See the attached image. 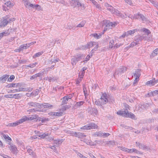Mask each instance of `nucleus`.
Instances as JSON below:
<instances>
[{
	"label": "nucleus",
	"mask_w": 158,
	"mask_h": 158,
	"mask_svg": "<svg viewBox=\"0 0 158 158\" xmlns=\"http://www.w3.org/2000/svg\"><path fill=\"white\" fill-rule=\"evenodd\" d=\"M31 147H30V148H27V152L29 153V155H31L32 157L34 158H36V155L35 153L33 152V150L31 149Z\"/></svg>",
	"instance_id": "nucleus-14"
},
{
	"label": "nucleus",
	"mask_w": 158,
	"mask_h": 158,
	"mask_svg": "<svg viewBox=\"0 0 158 158\" xmlns=\"http://www.w3.org/2000/svg\"><path fill=\"white\" fill-rule=\"evenodd\" d=\"M15 20L14 18L9 19V15L3 17L1 20L0 27H4L6 26L8 23L13 22Z\"/></svg>",
	"instance_id": "nucleus-2"
},
{
	"label": "nucleus",
	"mask_w": 158,
	"mask_h": 158,
	"mask_svg": "<svg viewBox=\"0 0 158 158\" xmlns=\"http://www.w3.org/2000/svg\"><path fill=\"white\" fill-rule=\"evenodd\" d=\"M38 64L37 62H35L34 63L31 64L27 65L28 67H29L31 68H33L36 66Z\"/></svg>",
	"instance_id": "nucleus-50"
},
{
	"label": "nucleus",
	"mask_w": 158,
	"mask_h": 158,
	"mask_svg": "<svg viewBox=\"0 0 158 158\" xmlns=\"http://www.w3.org/2000/svg\"><path fill=\"white\" fill-rule=\"evenodd\" d=\"M34 8H35L37 9L40 10V9L41 7L40 5L36 4L34 5Z\"/></svg>",
	"instance_id": "nucleus-61"
},
{
	"label": "nucleus",
	"mask_w": 158,
	"mask_h": 158,
	"mask_svg": "<svg viewBox=\"0 0 158 158\" xmlns=\"http://www.w3.org/2000/svg\"><path fill=\"white\" fill-rule=\"evenodd\" d=\"M158 54V48L156 49L153 51V53H152V55H151V57H153L155 56L156 54Z\"/></svg>",
	"instance_id": "nucleus-34"
},
{
	"label": "nucleus",
	"mask_w": 158,
	"mask_h": 158,
	"mask_svg": "<svg viewBox=\"0 0 158 158\" xmlns=\"http://www.w3.org/2000/svg\"><path fill=\"white\" fill-rule=\"evenodd\" d=\"M107 95L106 93H103L101 96L100 99V102L102 105H104L107 102Z\"/></svg>",
	"instance_id": "nucleus-8"
},
{
	"label": "nucleus",
	"mask_w": 158,
	"mask_h": 158,
	"mask_svg": "<svg viewBox=\"0 0 158 158\" xmlns=\"http://www.w3.org/2000/svg\"><path fill=\"white\" fill-rule=\"evenodd\" d=\"M129 34H128V31L126 32H125L121 36L123 37H124L126 36H127Z\"/></svg>",
	"instance_id": "nucleus-63"
},
{
	"label": "nucleus",
	"mask_w": 158,
	"mask_h": 158,
	"mask_svg": "<svg viewBox=\"0 0 158 158\" xmlns=\"http://www.w3.org/2000/svg\"><path fill=\"white\" fill-rule=\"evenodd\" d=\"M98 126L94 123H89L87 125L84 126L81 128L82 130H90L92 129H96Z\"/></svg>",
	"instance_id": "nucleus-6"
},
{
	"label": "nucleus",
	"mask_w": 158,
	"mask_h": 158,
	"mask_svg": "<svg viewBox=\"0 0 158 158\" xmlns=\"http://www.w3.org/2000/svg\"><path fill=\"white\" fill-rule=\"evenodd\" d=\"M134 39L135 42L138 43V44H139V42H141L143 40H147V41H148L149 40L148 38L146 35H138L136 36L135 37Z\"/></svg>",
	"instance_id": "nucleus-5"
},
{
	"label": "nucleus",
	"mask_w": 158,
	"mask_h": 158,
	"mask_svg": "<svg viewBox=\"0 0 158 158\" xmlns=\"http://www.w3.org/2000/svg\"><path fill=\"white\" fill-rule=\"evenodd\" d=\"M70 135L72 136H75L76 137H77L78 134V132H71L70 133Z\"/></svg>",
	"instance_id": "nucleus-57"
},
{
	"label": "nucleus",
	"mask_w": 158,
	"mask_h": 158,
	"mask_svg": "<svg viewBox=\"0 0 158 158\" xmlns=\"http://www.w3.org/2000/svg\"><path fill=\"white\" fill-rule=\"evenodd\" d=\"M10 149L14 154H17V148L15 145H11L10 147Z\"/></svg>",
	"instance_id": "nucleus-19"
},
{
	"label": "nucleus",
	"mask_w": 158,
	"mask_h": 158,
	"mask_svg": "<svg viewBox=\"0 0 158 158\" xmlns=\"http://www.w3.org/2000/svg\"><path fill=\"white\" fill-rule=\"evenodd\" d=\"M72 3L73 4V6L74 7L76 6H81V5L80 2H79L78 0H71Z\"/></svg>",
	"instance_id": "nucleus-17"
},
{
	"label": "nucleus",
	"mask_w": 158,
	"mask_h": 158,
	"mask_svg": "<svg viewBox=\"0 0 158 158\" xmlns=\"http://www.w3.org/2000/svg\"><path fill=\"white\" fill-rule=\"evenodd\" d=\"M15 79V76L14 75H11L9 78H8L7 81L9 82L12 81Z\"/></svg>",
	"instance_id": "nucleus-49"
},
{
	"label": "nucleus",
	"mask_w": 158,
	"mask_h": 158,
	"mask_svg": "<svg viewBox=\"0 0 158 158\" xmlns=\"http://www.w3.org/2000/svg\"><path fill=\"white\" fill-rule=\"evenodd\" d=\"M20 95V94H7L5 95L4 97L6 98H13L15 99H19L21 97Z\"/></svg>",
	"instance_id": "nucleus-9"
},
{
	"label": "nucleus",
	"mask_w": 158,
	"mask_h": 158,
	"mask_svg": "<svg viewBox=\"0 0 158 158\" xmlns=\"http://www.w3.org/2000/svg\"><path fill=\"white\" fill-rule=\"evenodd\" d=\"M90 57V55H88L85 58V60H84L83 61V62L85 63L86 62L88 61L89 60Z\"/></svg>",
	"instance_id": "nucleus-59"
},
{
	"label": "nucleus",
	"mask_w": 158,
	"mask_h": 158,
	"mask_svg": "<svg viewBox=\"0 0 158 158\" xmlns=\"http://www.w3.org/2000/svg\"><path fill=\"white\" fill-rule=\"evenodd\" d=\"M81 50H86L87 48H88V46L87 45H82L79 48Z\"/></svg>",
	"instance_id": "nucleus-45"
},
{
	"label": "nucleus",
	"mask_w": 158,
	"mask_h": 158,
	"mask_svg": "<svg viewBox=\"0 0 158 158\" xmlns=\"http://www.w3.org/2000/svg\"><path fill=\"white\" fill-rule=\"evenodd\" d=\"M43 107L45 108H48L49 109L52 108L53 107L52 105L48 103H44Z\"/></svg>",
	"instance_id": "nucleus-30"
},
{
	"label": "nucleus",
	"mask_w": 158,
	"mask_h": 158,
	"mask_svg": "<svg viewBox=\"0 0 158 158\" xmlns=\"http://www.w3.org/2000/svg\"><path fill=\"white\" fill-rule=\"evenodd\" d=\"M41 75V73H38L36 74L33 76H32L30 78L31 80H33L35 79L36 78L38 77H40Z\"/></svg>",
	"instance_id": "nucleus-31"
},
{
	"label": "nucleus",
	"mask_w": 158,
	"mask_h": 158,
	"mask_svg": "<svg viewBox=\"0 0 158 158\" xmlns=\"http://www.w3.org/2000/svg\"><path fill=\"white\" fill-rule=\"evenodd\" d=\"M112 13L120 17L121 13L117 10L115 9H114V10Z\"/></svg>",
	"instance_id": "nucleus-24"
},
{
	"label": "nucleus",
	"mask_w": 158,
	"mask_h": 158,
	"mask_svg": "<svg viewBox=\"0 0 158 158\" xmlns=\"http://www.w3.org/2000/svg\"><path fill=\"white\" fill-rule=\"evenodd\" d=\"M78 61L75 57L74 58H72L71 59L72 64L73 65H75Z\"/></svg>",
	"instance_id": "nucleus-35"
},
{
	"label": "nucleus",
	"mask_w": 158,
	"mask_h": 158,
	"mask_svg": "<svg viewBox=\"0 0 158 158\" xmlns=\"http://www.w3.org/2000/svg\"><path fill=\"white\" fill-rule=\"evenodd\" d=\"M85 136H86L84 135V133L80 132H78L77 137L80 138H82L83 137H85Z\"/></svg>",
	"instance_id": "nucleus-36"
},
{
	"label": "nucleus",
	"mask_w": 158,
	"mask_h": 158,
	"mask_svg": "<svg viewBox=\"0 0 158 158\" xmlns=\"http://www.w3.org/2000/svg\"><path fill=\"white\" fill-rule=\"evenodd\" d=\"M117 114L126 117L131 118L133 119H136L135 115L131 112H128L127 110L125 111H118L117 112Z\"/></svg>",
	"instance_id": "nucleus-1"
},
{
	"label": "nucleus",
	"mask_w": 158,
	"mask_h": 158,
	"mask_svg": "<svg viewBox=\"0 0 158 158\" xmlns=\"http://www.w3.org/2000/svg\"><path fill=\"white\" fill-rule=\"evenodd\" d=\"M75 57L78 61L81 60L83 59L85 57V56L83 54H76Z\"/></svg>",
	"instance_id": "nucleus-15"
},
{
	"label": "nucleus",
	"mask_w": 158,
	"mask_h": 158,
	"mask_svg": "<svg viewBox=\"0 0 158 158\" xmlns=\"http://www.w3.org/2000/svg\"><path fill=\"white\" fill-rule=\"evenodd\" d=\"M91 35L95 38H96L98 39L100 38L99 35H98L97 33L92 34Z\"/></svg>",
	"instance_id": "nucleus-58"
},
{
	"label": "nucleus",
	"mask_w": 158,
	"mask_h": 158,
	"mask_svg": "<svg viewBox=\"0 0 158 158\" xmlns=\"http://www.w3.org/2000/svg\"><path fill=\"white\" fill-rule=\"evenodd\" d=\"M90 112L91 114L94 115H97L98 113V110L96 109L95 108H92L90 109Z\"/></svg>",
	"instance_id": "nucleus-20"
},
{
	"label": "nucleus",
	"mask_w": 158,
	"mask_h": 158,
	"mask_svg": "<svg viewBox=\"0 0 158 158\" xmlns=\"http://www.w3.org/2000/svg\"><path fill=\"white\" fill-rule=\"evenodd\" d=\"M87 69V68L86 67H83L81 70V76H82L81 77V78H82L83 77L84 74H85V70H86Z\"/></svg>",
	"instance_id": "nucleus-41"
},
{
	"label": "nucleus",
	"mask_w": 158,
	"mask_h": 158,
	"mask_svg": "<svg viewBox=\"0 0 158 158\" xmlns=\"http://www.w3.org/2000/svg\"><path fill=\"white\" fill-rule=\"evenodd\" d=\"M116 25L115 23H113L109 20H104L102 23V27H104V31H106L108 28H111L112 27H115Z\"/></svg>",
	"instance_id": "nucleus-3"
},
{
	"label": "nucleus",
	"mask_w": 158,
	"mask_h": 158,
	"mask_svg": "<svg viewBox=\"0 0 158 158\" xmlns=\"http://www.w3.org/2000/svg\"><path fill=\"white\" fill-rule=\"evenodd\" d=\"M4 6H7L8 8H10L12 6L11 3L10 1H8L4 5Z\"/></svg>",
	"instance_id": "nucleus-32"
},
{
	"label": "nucleus",
	"mask_w": 158,
	"mask_h": 158,
	"mask_svg": "<svg viewBox=\"0 0 158 158\" xmlns=\"http://www.w3.org/2000/svg\"><path fill=\"white\" fill-rule=\"evenodd\" d=\"M57 79L58 78L57 77L54 76H52V77L48 76L44 78V80H48L50 82H54L55 81H57Z\"/></svg>",
	"instance_id": "nucleus-10"
},
{
	"label": "nucleus",
	"mask_w": 158,
	"mask_h": 158,
	"mask_svg": "<svg viewBox=\"0 0 158 158\" xmlns=\"http://www.w3.org/2000/svg\"><path fill=\"white\" fill-rule=\"evenodd\" d=\"M30 47V45L27 44L21 45L19 48V49L16 50V52H20L23 50V49H26L28 47Z\"/></svg>",
	"instance_id": "nucleus-12"
},
{
	"label": "nucleus",
	"mask_w": 158,
	"mask_h": 158,
	"mask_svg": "<svg viewBox=\"0 0 158 158\" xmlns=\"http://www.w3.org/2000/svg\"><path fill=\"white\" fill-rule=\"evenodd\" d=\"M9 77V75L5 74L0 77V82H5Z\"/></svg>",
	"instance_id": "nucleus-16"
},
{
	"label": "nucleus",
	"mask_w": 158,
	"mask_h": 158,
	"mask_svg": "<svg viewBox=\"0 0 158 158\" xmlns=\"http://www.w3.org/2000/svg\"><path fill=\"white\" fill-rule=\"evenodd\" d=\"M85 21H82L80 24H78L77 26V27H83L85 25Z\"/></svg>",
	"instance_id": "nucleus-38"
},
{
	"label": "nucleus",
	"mask_w": 158,
	"mask_h": 158,
	"mask_svg": "<svg viewBox=\"0 0 158 158\" xmlns=\"http://www.w3.org/2000/svg\"><path fill=\"white\" fill-rule=\"evenodd\" d=\"M71 106H70L66 105L63 108V109L64 110H66L67 109H68Z\"/></svg>",
	"instance_id": "nucleus-64"
},
{
	"label": "nucleus",
	"mask_w": 158,
	"mask_h": 158,
	"mask_svg": "<svg viewBox=\"0 0 158 158\" xmlns=\"http://www.w3.org/2000/svg\"><path fill=\"white\" fill-rule=\"evenodd\" d=\"M127 68L122 66L119 68L118 71H116L114 73V76L115 77L116 75H121L122 73H124L127 71Z\"/></svg>",
	"instance_id": "nucleus-7"
},
{
	"label": "nucleus",
	"mask_w": 158,
	"mask_h": 158,
	"mask_svg": "<svg viewBox=\"0 0 158 158\" xmlns=\"http://www.w3.org/2000/svg\"><path fill=\"white\" fill-rule=\"evenodd\" d=\"M16 83H12L8 84L7 85V87L8 88H11L12 87H15Z\"/></svg>",
	"instance_id": "nucleus-51"
},
{
	"label": "nucleus",
	"mask_w": 158,
	"mask_h": 158,
	"mask_svg": "<svg viewBox=\"0 0 158 158\" xmlns=\"http://www.w3.org/2000/svg\"><path fill=\"white\" fill-rule=\"evenodd\" d=\"M150 105L149 104L146 103L143 104V105H141L139 106V107L141 108L143 110H147L149 106Z\"/></svg>",
	"instance_id": "nucleus-21"
},
{
	"label": "nucleus",
	"mask_w": 158,
	"mask_h": 158,
	"mask_svg": "<svg viewBox=\"0 0 158 158\" xmlns=\"http://www.w3.org/2000/svg\"><path fill=\"white\" fill-rule=\"evenodd\" d=\"M107 9L108 10L110 11L111 13H112L114 10V9H115L111 6L108 5Z\"/></svg>",
	"instance_id": "nucleus-43"
},
{
	"label": "nucleus",
	"mask_w": 158,
	"mask_h": 158,
	"mask_svg": "<svg viewBox=\"0 0 158 158\" xmlns=\"http://www.w3.org/2000/svg\"><path fill=\"white\" fill-rule=\"evenodd\" d=\"M141 69H136L135 73H134V76L137 78H139L141 75Z\"/></svg>",
	"instance_id": "nucleus-18"
},
{
	"label": "nucleus",
	"mask_w": 158,
	"mask_h": 158,
	"mask_svg": "<svg viewBox=\"0 0 158 158\" xmlns=\"http://www.w3.org/2000/svg\"><path fill=\"white\" fill-rule=\"evenodd\" d=\"M95 135H97L100 137H103V132L102 131L96 132L94 133Z\"/></svg>",
	"instance_id": "nucleus-39"
},
{
	"label": "nucleus",
	"mask_w": 158,
	"mask_h": 158,
	"mask_svg": "<svg viewBox=\"0 0 158 158\" xmlns=\"http://www.w3.org/2000/svg\"><path fill=\"white\" fill-rule=\"evenodd\" d=\"M29 119L26 116L23 117L21 119L15 123H11L9 124V125L11 127H15L23 122L28 120Z\"/></svg>",
	"instance_id": "nucleus-4"
},
{
	"label": "nucleus",
	"mask_w": 158,
	"mask_h": 158,
	"mask_svg": "<svg viewBox=\"0 0 158 158\" xmlns=\"http://www.w3.org/2000/svg\"><path fill=\"white\" fill-rule=\"evenodd\" d=\"M28 105L30 106L36 107H38V103L35 102H31L28 103Z\"/></svg>",
	"instance_id": "nucleus-26"
},
{
	"label": "nucleus",
	"mask_w": 158,
	"mask_h": 158,
	"mask_svg": "<svg viewBox=\"0 0 158 158\" xmlns=\"http://www.w3.org/2000/svg\"><path fill=\"white\" fill-rule=\"evenodd\" d=\"M143 31L145 32V33H147V36L148 35V34L151 33L150 31L148 29L144 28L143 29Z\"/></svg>",
	"instance_id": "nucleus-53"
},
{
	"label": "nucleus",
	"mask_w": 158,
	"mask_h": 158,
	"mask_svg": "<svg viewBox=\"0 0 158 158\" xmlns=\"http://www.w3.org/2000/svg\"><path fill=\"white\" fill-rule=\"evenodd\" d=\"M114 42L113 40H111L110 42V48H112L113 47V45L114 44Z\"/></svg>",
	"instance_id": "nucleus-54"
},
{
	"label": "nucleus",
	"mask_w": 158,
	"mask_h": 158,
	"mask_svg": "<svg viewBox=\"0 0 158 158\" xmlns=\"http://www.w3.org/2000/svg\"><path fill=\"white\" fill-rule=\"evenodd\" d=\"M131 16H131V15L130 14H129L128 13L123 14L121 13L120 16V17H121L123 19L126 18L127 17L129 18H131Z\"/></svg>",
	"instance_id": "nucleus-25"
},
{
	"label": "nucleus",
	"mask_w": 158,
	"mask_h": 158,
	"mask_svg": "<svg viewBox=\"0 0 158 158\" xmlns=\"http://www.w3.org/2000/svg\"><path fill=\"white\" fill-rule=\"evenodd\" d=\"M138 29H133L132 30L128 31V34H129V35H131L134 34V33L136 31H138Z\"/></svg>",
	"instance_id": "nucleus-48"
},
{
	"label": "nucleus",
	"mask_w": 158,
	"mask_h": 158,
	"mask_svg": "<svg viewBox=\"0 0 158 158\" xmlns=\"http://www.w3.org/2000/svg\"><path fill=\"white\" fill-rule=\"evenodd\" d=\"M63 113L61 111H58L57 112H53L51 113V115H54L55 116H60L62 115Z\"/></svg>",
	"instance_id": "nucleus-23"
},
{
	"label": "nucleus",
	"mask_w": 158,
	"mask_h": 158,
	"mask_svg": "<svg viewBox=\"0 0 158 158\" xmlns=\"http://www.w3.org/2000/svg\"><path fill=\"white\" fill-rule=\"evenodd\" d=\"M136 146L138 147L139 148L143 150H146L148 149V147L139 142H136Z\"/></svg>",
	"instance_id": "nucleus-11"
},
{
	"label": "nucleus",
	"mask_w": 158,
	"mask_h": 158,
	"mask_svg": "<svg viewBox=\"0 0 158 158\" xmlns=\"http://www.w3.org/2000/svg\"><path fill=\"white\" fill-rule=\"evenodd\" d=\"M137 44H138V43L136 42H132L129 45V48L130 47H133L134 46L136 45Z\"/></svg>",
	"instance_id": "nucleus-52"
},
{
	"label": "nucleus",
	"mask_w": 158,
	"mask_h": 158,
	"mask_svg": "<svg viewBox=\"0 0 158 158\" xmlns=\"http://www.w3.org/2000/svg\"><path fill=\"white\" fill-rule=\"evenodd\" d=\"M19 92V90H18V89H14L13 90H10L8 91V93H15L16 92Z\"/></svg>",
	"instance_id": "nucleus-56"
},
{
	"label": "nucleus",
	"mask_w": 158,
	"mask_h": 158,
	"mask_svg": "<svg viewBox=\"0 0 158 158\" xmlns=\"http://www.w3.org/2000/svg\"><path fill=\"white\" fill-rule=\"evenodd\" d=\"M63 141L64 140L63 139H57V140H54V143L56 144V146H59L60 145Z\"/></svg>",
	"instance_id": "nucleus-22"
},
{
	"label": "nucleus",
	"mask_w": 158,
	"mask_h": 158,
	"mask_svg": "<svg viewBox=\"0 0 158 158\" xmlns=\"http://www.w3.org/2000/svg\"><path fill=\"white\" fill-rule=\"evenodd\" d=\"M134 18L135 19H141V20L143 21H146V18L142 14H140V13H138L137 15H135Z\"/></svg>",
	"instance_id": "nucleus-13"
},
{
	"label": "nucleus",
	"mask_w": 158,
	"mask_h": 158,
	"mask_svg": "<svg viewBox=\"0 0 158 158\" xmlns=\"http://www.w3.org/2000/svg\"><path fill=\"white\" fill-rule=\"evenodd\" d=\"M95 104L98 106H101L102 104L100 102V99H99L98 100H97L95 102Z\"/></svg>",
	"instance_id": "nucleus-55"
},
{
	"label": "nucleus",
	"mask_w": 158,
	"mask_h": 158,
	"mask_svg": "<svg viewBox=\"0 0 158 158\" xmlns=\"http://www.w3.org/2000/svg\"><path fill=\"white\" fill-rule=\"evenodd\" d=\"M49 120L48 118H42V123H45L48 121Z\"/></svg>",
	"instance_id": "nucleus-60"
},
{
	"label": "nucleus",
	"mask_w": 158,
	"mask_h": 158,
	"mask_svg": "<svg viewBox=\"0 0 158 158\" xmlns=\"http://www.w3.org/2000/svg\"><path fill=\"white\" fill-rule=\"evenodd\" d=\"M155 84H156V81L155 80V79H154V80L153 79L152 80L148 81L147 82V85H152V86L153 85Z\"/></svg>",
	"instance_id": "nucleus-29"
},
{
	"label": "nucleus",
	"mask_w": 158,
	"mask_h": 158,
	"mask_svg": "<svg viewBox=\"0 0 158 158\" xmlns=\"http://www.w3.org/2000/svg\"><path fill=\"white\" fill-rule=\"evenodd\" d=\"M0 33L1 34H2V37L3 36H6V35H8L10 34V33L8 32V31H5L2 32L1 33Z\"/></svg>",
	"instance_id": "nucleus-47"
},
{
	"label": "nucleus",
	"mask_w": 158,
	"mask_h": 158,
	"mask_svg": "<svg viewBox=\"0 0 158 158\" xmlns=\"http://www.w3.org/2000/svg\"><path fill=\"white\" fill-rule=\"evenodd\" d=\"M148 95L149 97L153 96L155 95L154 94V92H151L148 94Z\"/></svg>",
	"instance_id": "nucleus-62"
},
{
	"label": "nucleus",
	"mask_w": 158,
	"mask_h": 158,
	"mask_svg": "<svg viewBox=\"0 0 158 158\" xmlns=\"http://www.w3.org/2000/svg\"><path fill=\"white\" fill-rule=\"evenodd\" d=\"M68 100L67 99V98H66L65 96L64 97L62 98V105H64V104H67Z\"/></svg>",
	"instance_id": "nucleus-42"
},
{
	"label": "nucleus",
	"mask_w": 158,
	"mask_h": 158,
	"mask_svg": "<svg viewBox=\"0 0 158 158\" xmlns=\"http://www.w3.org/2000/svg\"><path fill=\"white\" fill-rule=\"evenodd\" d=\"M39 92V90L37 89H36L35 90H34L32 92V94H33V96H35L37 95H38Z\"/></svg>",
	"instance_id": "nucleus-40"
},
{
	"label": "nucleus",
	"mask_w": 158,
	"mask_h": 158,
	"mask_svg": "<svg viewBox=\"0 0 158 158\" xmlns=\"http://www.w3.org/2000/svg\"><path fill=\"white\" fill-rule=\"evenodd\" d=\"M43 52H38L35 54L33 56V58H35L37 57L40 56V55H42Z\"/></svg>",
	"instance_id": "nucleus-37"
},
{
	"label": "nucleus",
	"mask_w": 158,
	"mask_h": 158,
	"mask_svg": "<svg viewBox=\"0 0 158 158\" xmlns=\"http://www.w3.org/2000/svg\"><path fill=\"white\" fill-rule=\"evenodd\" d=\"M97 44V42H91L87 44V45L88 46V48H89L92 47L94 46Z\"/></svg>",
	"instance_id": "nucleus-28"
},
{
	"label": "nucleus",
	"mask_w": 158,
	"mask_h": 158,
	"mask_svg": "<svg viewBox=\"0 0 158 158\" xmlns=\"http://www.w3.org/2000/svg\"><path fill=\"white\" fill-rule=\"evenodd\" d=\"M2 135V137H3L6 141L7 140H11V139L10 137H9L7 135H6L3 133H1Z\"/></svg>",
	"instance_id": "nucleus-27"
},
{
	"label": "nucleus",
	"mask_w": 158,
	"mask_h": 158,
	"mask_svg": "<svg viewBox=\"0 0 158 158\" xmlns=\"http://www.w3.org/2000/svg\"><path fill=\"white\" fill-rule=\"evenodd\" d=\"M49 135V134L48 133H43L42 134H40L38 136L42 138H44Z\"/></svg>",
	"instance_id": "nucleus-33"
},
{
	"label": "nucleus",
	"mask_w": 158,
	"mask_h": 158,
	"mask_svg": "<svg viewBox=\"0 0 158 158\" xmlns=\"http://www.w3.org/2000/svg\"><path fill=\"white\" fill-rule=\"evenodd\" d=\"M28 89L26 88H19V89H18V90H19V92L20 91H27Z\"/></svg>",
	"instance_id": "nucleus-46"
},
{
	"label": "nucleus",
	"mask_w": 158,
	"mask_h": 158,
	"mask_svg": "<svg viewBox=\"0 0 158 158\" xmlns=\"http://www.w3.org/2000/svg\"><path fill=\"white\" fill-rule=\"evenodd\" d=\"M84 103V101H81L78 102H77L75 105V106L80 107L82 106Z\"/></svg>",
	"instance_id": "nucleus-44"
}]
</instances>
